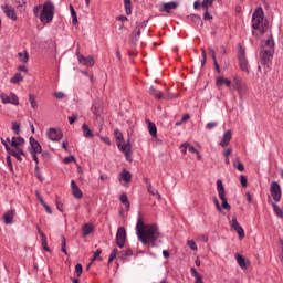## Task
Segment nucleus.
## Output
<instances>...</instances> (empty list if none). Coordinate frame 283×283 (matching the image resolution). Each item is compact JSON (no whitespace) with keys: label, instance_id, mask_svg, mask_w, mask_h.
<instances>
[{"label":"nucleus","instance_id":"obj_50","mask_svg":"<svg viewBox=\"0 0 283 283\" xmlns=\"http://www.w3.org/2000/svg\"><path fill=\"white\" fill-rule=\"evenodd\" d=\"M201 56V67H205V63H207V51L205 49H202Z\"/></svg>","mask_w":283,"mask_h":283},{"label":"nucleus","instance_id":"obj_15","mask_svg":"<svg viewBox=\"0 0 283 283\" xmlns=\"http://www.w3.org/2000/svg\"><path fill=\"white\" fill-rule=\"evenodd\" d=\"M78 63H81L82 65H85L86 67H94L96 61L94 60V56L88 55V56H83V55H78Z\"/></svg>","mask_w":283,"mask_h":283},{"label":"nucleus","instance_id":"obj_25","mask_svg":"<svg viewBox=\"0 0 283 283\" xmlns=\"http://www.w3.org/2000/svg\"><path fill=\"white\" fill-rule=\"evenodd\" d=\"M82 132L84 138H94V133L92 132V129H90V126H87V124L82 125Z\"/></svg>","mask_w":283,"mask_h":283},{"label":"nucleus","instance_id":"obj_17","mask_svg":"<svg viewBox=\"0 0 283 283\" xmlns=\"http://www.w3.org/2000/svg\"><path fill=\"white\" fill-rule=\"evenodd\" d=\"M71 189L72 196H74L77 200H81V198H83V191H81V188H78V185H76L75 180H71Z\"/></svg>","mask_w":283,"mask_h":283},{"label":"nucleus","instance_id":"obj_59","mask_svg":"<svg viewBox=\"0 0 283 283\" xmlns=\"http://www.w3.org/2000/svg\"><path fill=\"white\" fill-rule=\"evenodd\" d=\"M103 253V251L101 249H97L94 254H93V261L94 260H98V258L101 256V254Z\"/></svg>","mask_w":283,"mask_h":283},{"label":"nucleus","instance_id":"obj_56","mask_svg":"<svg viewBox=\"0 0 283 283\" xmlns=\"http://www.w3.org/2000/svg\"><path fill=\"white\" fill-rule=\"evenodd\" d=\"M187 149H189V144L185 143L180 145L181 154H187Z\"/></svg>","mask_w":283,"mask_h":283},{"label":"nucleus","instance_id":"obj_44","mask_svg":"<svg viewBox=\"0 0 283 283\" xmlns=\"http://www.w3.org/2000/svg\"><path fill=\"white\" fill-rule=\"evenodd\" d=\"M187 247H189V249H191V251H198V245L196 244V241H193V240H188Z\"/></svg>","mask_w":283,"mask_h":283},{"label":"nucleus","instance_id":"obj_2","mask_svg":"<svg viewBox=\"0 0 283 283\" xmlns=\"http://www.w3.org/2000/svg\"><path fill=\"white\" fill-rule=\"evenodd\" d=\"M274 54H275V41L273 40V34L269 33L268 38L261 41L260 54H259L261 65H269Z\"/></svg>","mask_w":283,"mask_h":283},{"label":"nucleus","instance_id":"obj_57","mask_svg":"<svg viewBox=\"0 0 283 283\" xmlns=\"http://www.w3.org/2000/svg\"><path fill=\"white\" fill-rule=\"evenodd\" d=\"M75 160H76V158H74V156H69L63 159V163H65V165H67L70 163H74Z\"/></svg>","mask_w":283,"mask_h":283},{"label":"nucleus","instance_id":"obj_52","mask_svg":"<svg viewBox=\"0 0 283 283\" xmlns=\"http://www.w3.org/2000/svg\"><path fill=\"white\" fill-rule=\"evenodd\" d=\"M192 21H195V23H199V25H202V18L199 14L192 15Z\"/></svg>","mask_w":283,"mask_h":283},{"label":"nucleus","instance_id":"obj_41","mask_svg":"<svg viewBox=\"0 0 283 283\" xmlns=\"http://www.w3.org/2000/svg\"><path fill=\"white\" fill-rule=\"evenodd\" d=\"M119 200L123 205H125L127 208H129V199L127 198V196L125 193H122L119 196Z\"/></svg>","mask_w":283,"mask_h":283},{"label":"nucleus","instance_id":"obj_10","mask_svg":"<svg viewBox=\"0 0 283 283\" xmlns=\"http://www.w3.org/2000/svg\"><path fill=\"white\" fill-rule=\"evenodd\" d=\"M125 240H127V231L125 230V227H119L116 233V244L119 249L125 247Z\"/></svg>","mask_w":283,"mask_h":283},{"label":"nucleus","instance_id":"obj_4","mask_svg":"<svg viewBox=\"0 0 283 283\" xmlns=\"http://www.w3.org/2000/svg\"><path fill=\"white\" fill-rule=\"evenodd\" d=\"M54 3L52 1H46L42 6V11L40 13V21L43 23V25H48V23H52V20L54 19Z\"/></svg>","mask_w":283,"mask_h":283},{"label":"nucleus","instance_id":"obj_40","mask_svg":"<svg viewBox=\"0 0 283 283\" xmlns=\"http://www.w3.org/2000/svg\"><path fill=\"white\" fill-rule=\"evenodd\" d=\"M116 255H118V250L117 249L112 250L109 258H108L109 264H112V262H114V260H116Z\"/></svg>","mask_w":283,"mask_h":283},{"label":"nucleus","instance_id":"obj_34","mask_svg":"<svg viewBox=\"0 0 283 283\" xmlns=\"http://www.w3.org/2000/svg\"><path fill=\"white\" fill-rule=\"evenodd\" d=\"M11 129L17 136H19V134H21V124L19 122H12Z\"/></svg>","mask_w":283,"mask_h":283},{"label":"nucleus","instance_id":"obj_35","mask_svg":"<svg viewBox=\"0 0 283 283\" xmlns=\"http://www.w3.org/2000/svg\"><path fill=\"white\" fill-rule=\"evenodd\" d=\"M124 8L126 14L129 17L132 14V0H124Z\"/></svg>","mask_w":283,"mask_h":283},{"label":"nucleus","instance_id":"obj_37","mask_svg":"<svg viewBox=\"0 0 283 283\" xmlns=\"http://www.w3.org/2000/svg\"><path fill=\"white\" fill-rule=\"evenodd\" d=\"M233 167L234 169H238V171H244V164H242V161L239 159L233 160Z\"/></svg>","mask_w":283,"mask_h":283},{"label":"nucleus","instance_id":"obj_27","mask_svg":"<svg viewBox=\"0 0 283 283\" xmlns=\"http://www.w3.org/2000/svg\"><path fill=\"white\" fill-rule=\"evenodd\" d=\"M190 273H191V276L195 277V283H205L202 281V275L200 273H198L196 268H191Z\"/></svg>","mask_w":283,"mask_h":283},{"label":"nucleus","instance_id":"obj_62","mask_svg":"<svg viewBox=\"0 0 283 283\" xmlns=\"http://www.w3.org/2000/svg\"><path fill=\"white\" fill-rule=\"evenodd\" d=\"M102 143H105V145H112V140L108 137H101Z\"/></svg>","mask_w":283,"mask_h":283},{"label":"nucleus","instance_id":"obj_28","mask_svg":"<svg viewBox=\"0 0 283 283\" xmlns=\"http://www.w3.org/2000/svg\"><path fill=\"white\" fill-rule=\"evenodd\" d=\"M92 231H94V229L92 228V224L85 223L82 227V235H83V238H87V235H90L92 233Z\"/></svg>","mask_w":283,"mask_h":283},{"label":"nucleus","instance_id":"obj_12","mask_svg":"<svg viewBox=\"0 0 283 283\" xmlns=\"http://www.w3.org/2000/svg\"><path fill=\"white\" fill-rule=\"evenodd\" d=\"M230 227H231V229H233V231H235V233H238L239 240H244V228H242V226H240L237 218H233L230 221Z\"/></svg>","mask_w":283,"mask_h":283},{"label":"nucleus","instance_id":"obj_55","mask_svg":"<svg viewBox=\"0 0 283 283\" xmlns=\"http://www.w3.org/2000/svg\"><path fill=\"white\" fill-rule=\"evenodd\" d=\"M240 184H241V187H247L248 185L247 176L244 175L240 176Z\"/></svg>","mask_w":283,"mask_h":283},{"label":"nucleus","instance_id":"obj_21","mask_svg":"<svg viewBox=\"0 0 283 283\" xmlns=\"http://www.w3.org/2000/svg\"><path fill=\"white\" fill-rule=\"evenodd\" d=\"M239 67L241 72H245L247 74H250L251 72L249 70V60H247V57L239 59Z\"/></svg>","mask_w":283,"mask_h":283},{"label":"nucleus","instance_id":"obj_31","mask_svg":"<svg viewBox=\"0 0 283 283\" xmlns=\"http://www.w3.org/2000/svg\"><path fill=\"white\" fill-rule=\"evenodd\" d=\"M149 94L151 96H155V98H163V92H160L159 90H157L156 87L154 86H150L149 88Z\"/></svg>","mask_w":283,"mask_h":283},{"label":"nucleus","instance_id":"obj_24","mask_svg":"<svg viewBox=\"0 0 283 283\" xmlns=\"http://www.w3.org/2000/svg\"><path fill=\"white\" fill-rule=\"evenodd\" d=\"M119 180H124V182H132V172L123 169L119 174Z\"/></svg>","mask_w":283,"mask_h":283},{"label":"nucleus","instance_id":"obj_54","mask_svg":"<svg viewBox=\"0 0 283 283\" xmlns=\"http://www.w3.org/2000/svg\"><path fill=\"white\" fill-rule=\"evenodd\" d=\"M218 127V122H209L207 125H206V129H213Z\"/></svg>","mask_w":283,"mask_h":283},{"label":"nucleus","instance_id":"obj_42","mask_svg":"<svg viewBox=\"0 0 283 283\" xmlns=\"http://www.w3.org/2000/svg\"><path fill=\"white\" fill-rule=\"evenodd\" d=\"M34 163H35V174H39V157L36 156V154L39 153H30Z\"/></svg>","mask_w":283,"mask_h":283},{"label":"nucleus","instance_id":"obj_13","mask_svg":"<svg viewBox=\"0 0 283 283\" xmlns=\"http://www.w3.org/2000/svg\"><path fill=\"white\" fill-rule=\"evenodd\" d=\"M7 153L9 154V156H13V158H17V160L19 163H23V158L21 156H25V151L23 150V148H10L7 147Z\"/></svg>","mask_w":283,"mask_h":283},{"label":"nucleus","instance_id":"obj_3","mask_svg":"<svg viewBox=\"0 0 283 283\" xmlns=\"http://www.w3.org/2000/svg\"><path fill=\"white\" fill-rule=\"evenodd\" d=\"M252 30H259L260 34H266L269 23L264 22V10L262 7L255 9L252 14Z\"/></svg>","mask_w":283,"mask_h":283},{"label":"nucleus","instance_id":"obj_22","mask_svg":"<svg viewBox=\"0 0 283 283\" xmlns=\"http://www.w3.org/2000/svg\"><path fill=\"white\" fill-rule=\"evenodd\" d=\"M216 85L217 87H222V85H226V87H231V80L219 76L216 78Z\"/></svg>","mask_w":283,"mask_h":283},{"label":"nucleus","instance_id":"obj_53","mask_svg":"<svg viewBox=\"0 0 283 283\" xmlns=\"http://www.w3.org/2000/svg\"><path fill=\"white\" fill-rule=\"evenodd\" d=\"M41 205H42V207H44L46 213H49V214L51 216V213H52V208H50V206H48V203H45L44 200H41Z\"/></svg>","mask_w":283,"mask_h":283},{"label":"nucleus","instance_id":"obj_43","mask_svg":"<svg viewBox=\"0 0 283 283\" xmlns=\"http://www.w3.org/2000/svg\"><path fill=\"white\" fill-rule=\"evenodd\" d=\"M36 229L39 231V235L41 237L42 244H46L48 243V237H45V233H43V231H41V228H39V226L36 227Z\"/></svg>","mask_w":283,"mask_h":283},{"label":"nucleus","instance_id":"obj_64","mask_svg":"<svg viewBox=\"0 0 283 283\" xmlns=\"http://www.w3.org/2000/svg\"><path fill=\"white\" fill-rule=\"evenodd\" d=\"M223 156L224 158H229V156H231V148H227L223 150Z\"/></svg>","mask_w":283,"mask_h":283},{"label":"nucleus","instance_id":"obj_1","mask_svg":"<svg viewBox=\"0 0 283 283\" xmlns=\"http://www.w3.org/2000/svg\"><path fill=\"white\" fill-rule=\"evenodd\" d=\"M135 231L137 240L142 242L144 247H160V244H163V233H160L158 226L155 223H145L140 214L137 217Z\"/></svg>","mask_w":283,"mask_h":283},{"label":"nucleus","instance_id":"obj_29","mask_svg":"<svg viewBox=\"0 0 283 283\" xmlns=\"http://www.w3.org/2000/svg\"><path fill=\"white\" fill-rule=\"evenodd\" d=\"M146 189L148 193H150L151 196H156L159 200H163V196L160 195V192H158V190L154 189L151 184H148V186H146Z\"/></svg>","mask_w":283,"mask_h":283},{"label":"nucleus","instance_id":"obj_51","mask_svg":"<svg viewBox=\"0 0 283 283\" xmlns=\"http://www.w3.org/2000/svg\"><path fill=\"white\" fill-rule=\"evenodd\" d=\"M33 14L36 18L41 17V6H36V7L33 8Z\"/></svg>","mask_w":283,"mask_h":283},{"label":"nucleus","instance_id":"obj_33","mask_svg":"<svg viewBox=\"0 0 283 283\" xmlns=\"http://www.w3.org/2000/svg\"><path fill=\"white\" fill-rule=\"evenodd\" d=\"M18 56H19L21 63H28V61H30V55L28 54V51L18 53Z\"/></svg>","mask_w":283,"mask_h":283},{"label":"nucleus","instance_id":"obj_48","mask_svg":"<svg viewBox=\"0 0 283 283\" xmlns=\"http://www.w3.org/2000/svg\"><path fill=\"white\" fill-rule=\"evenodd\" d=\"M78 120V114H73L72 116H69V123L70 125H74Z\"/></svg>","mask_w":283,"mask_h":283},{"label":"nucleus","instance_id":"obj_26","mask_svg":"<svg viewBox=\"0 0 283 283\" xmlns=\"http://www.w3.org/2000/svg\"><path fill=\"white\" fill-rule=\"evenodd\" d=\"M271 207H272V209H273V211L275 213V217L283 219V210H282V208H280V206H277V203H275L273 201L271 202Z\"/></svg>","mask_w":283,"mask_h":283},{"label":"nucleus","instance_id":"obj_16","mask_svg":"<svg viewBox=\"0 0 283 283\" xmlns=\"http://www.w3.org/2000/svg\"><path fill=\"white\" fill-rule=\"evenodd\" d=\"M1 9L2 12H4L6 17H8V19H11V21H17V12L14 11L13 7L4 4L1 7Z\"/></svg>","mask_w":283,"mask_h":283},{"label":"nucleus","instance_id":"obj_46","mask_svg":"<svg viewBox=\"0 0 283 283\" xmlns=\"http://www.w3.org/2000/svg\"><path fill=\"white\" fill-rule=\"evenodd\" d=\"M238 59H247V55L244 54V49L242 48V45L238 46Z\"/></svg>","mask_w":283,"mask_h":283},{"label":"nucleus","instance_id":"obj_5","mask_svg":"<svg viewBox=\"0 0 283 283\" xmlns=\"http://www.w3.org/2000/svg\"><path fill=\"white\" fill-rule=\"evenodd\" d=\"M217 191L219 195V198L221 200V207L222 209H226V211H231V205L227 201L226 192H224V185H222V180H217Z\"/></svg>","mask_w":283,"mask_h":283},{"label":"nucleus","instance_id":"obj_11","mask_svg":"<svg viewBox=\"0 0 283 283\" xmlns=\"http://www.w3.org/2000/svg\"><path fill=\"white\" fill-rule=\"evenodd\" d=\"M7 143H10L11 149H23V146L25 145V139L23 137H12L10 140V137H8Z\"/></svg>","mask_w":283,"mask_h":283},{"label":"nucleus","instance_id":"obj_36","mask_svg":"<svg viewBox=\"0 0 283 283\" xmlns=\"http://www.w3.org/2000/svg\"><path fill=\"white\" fill-rule=\"evenodd\" d=\"M29 103L32 109H36L39 107V104L36 103V98L32 94L29 95Z\"/></svg>","mask_w":283,"mask_h":283},{"label":"nucleus","instance_id":"obj_30","mask_svg":"<svg viewBox=\"0 0 283 283\" xmlns=\"http://www.w3.org/2000/svg\"><path fill=\"white\" fill-rule=\"evenodd\" d=\"M235 260L241 269H247V261L242 254H235Z\"/></svg>","mask_w":283,"mask_h":283},{"label":"nucleus","instance_id":"obj_23","mask_svg":"<svg viewBox=\"0 0 283 283\" xmlns=\"http://www.w3.org/2000/svg\"><path fill=\"white\" fill-rule=\"evenodd\" d=\"M148 132L151 138L158 137V128L156 127V124L154 122H148Z\"/></svg>","mask_w":283,"mask_h":283},{"label":"nucleus","instance_id":"obj_61","mask_svg":"<svg viewBox=\"0 0 283 283\" xmlns=\"http://www.w3.org/2000/svg\"><path fill=\"white\" fill-rule=\"evenodd\" d=\"M188 151H189L190 154H200V153L198 151V149H196V147H193V146H191V145H189V144H188Z\"/></svg>","mask_w":283,"mask_h":283},{"label":"nucleus","instance_id":"obj_14","mask_svg":"<svg viewBox=\"0 0 283 283\" xmlns=\"http://www.w3.org/2000/svg\"><path fill=\"white\" fill-rule=\"evenodd\" d=\"M29 143H30V147H29L30 154H41V151H43L41 144H39V142H36L34 137H30Z\"/></svg>","mask_w":283,"mask_h":283},{"label":"nucleus","instance_id":"obj_60","mask_svg":"<svg viewBox=\"0 0 283 283\" xmlns=\"http://www.w3.org/2000/svg\"><path fill=\"white\" fill-rule=\"evenodd\" d=\"M203 19H205V21H211V19H213L211 13H209V10H206V12L203 14Z\"/></svg>","mask_w":283,"mask_h":283},{"label":"nucleus","instance_id":"obj_45","mask_svg":"<svg viewBox=\"0 0 283 283\" xmlns=\"http://www.w3.org/2000/svg\"><path fill=\"white\" fill-rule=\"evenodd\" d=\"M75 273H76L77 277H81V275H83V265L81 263H77L75 265Z\"/></svg>","mask_w":283,"mask_h":283},{"label":"nucleus","instance_id":"obj_47","mask_svg":"<svg viewBox=\"0 0 283 283\" xmlns=\"http://www.w3.org/2000/svg\"><path fill=\"white\" fill-rule=\"evenodd\" d=\"M62 253H65L67 255V243L65 241V237L62 235V248H61Z\"/></svg>","mask_w":283,"mask_h":283},{"label":"nucleus","instance_id":"obj_6","mask_svg":"<svg viewBox=\"0 0 283 283\" xmlns=\"http://www.w3.org/2000/svg\"><path fill=\"white\" fill-rule=\"evenodd\" d=\"M270 193H271L272 200H274V203L280 202L282 200V187H280V184H277V181L271 182Z\"/></svg>","mask_w":283,"mask_h":283},{"label":"nucleus","instance_id":"obj_63","mask_svg":"<svg viewBox=\"0 0 283 283\" xmlns=\"http://www.w3.org/2000/svg\"><path fill=\"white\" fill-rule=\"evenodd\" d=\"M213 202L216 205V208L219 210V211H222V208L220 207V201H218V198H213Z\"/></svg>","mask_w":283,"mask_h":283},{"label":"nucleus","instance_id":"obj_38","mask_svg":"<svg viewBox=\"0 0 283 283\" xmlns=\"http://www.w3.org/2000/svg\"><path fill=\"white\" fill-rule=\"evenodd\" d=\"M114 134L117 143H125V139L123 138V133L120 130L115 129Z\"/></svg>","mask_w":283,"mask_h":283},{"label":"nucleus","instance_id":"obj_19","mask_svg":"<svg viewBox=\"0 0 283 283\" xmlns=\"http://www.w3.org/2000/svg\"><path fill=\"white\" fill-rule=\"evenodd\" d=\"M178 8V2L171 1V2H166L163 4V8L160 9V12H171V10H176Z\"/></svg>","mask_w":283,"mask_h":283},{"label":"nucleus","instance_id":"obj_20","mask_svg":"<svg viewBox=\"0 0 283 283\" xmlns=\"http://www.w3.org/2000/svg\"><path fill=\"white\" fill-rule=\"evenodd\" d=\"M2 218L4 224H12V222L14 221V210H8L7 212H4Z\"/></svg>","mask_w":283,"mask_h":283},{"label":"nucleus","instance_id":"obj_18","mask_svg":"<svg viewBox=\"0 0 283 283\" xmlns=\"http://www.w3.org/2000/svg\"><path fill=\"white\" fill-rule=\"evenodd\" d=\"M231 138H233L231 130H227L223 134L221 142L219 143L220 147H229V143H231Z\"/></svg>","mask_w":283,"mask_h":283},{"label":"nucleus","instance_id":"obj_9","mask_svg":"<svg viewBox=\"0 0 283 283\" xmlns=\"http://www.w3.org/2000/svg\"><path fill=\"white\" fill-rule=\"evenodd\" d=\"M46 138L52 143H59L63 138V132L59 128H49L46 130Z\"/></svg>","mask_w":283,"mask_h":283},{"label":"nucleus","instance_id":"obj_7","mask_svg":"<svg viewBox=\"0 0 283 283\" xmlns=\"http://www.w3.org/2000/svg\"><path fill=\"white\" fill-rule=\"evenodd\" d=\"M125 142H117V147L119 151H122L125 155V158L127 163H134V159L132 158V144L129 140L127 144H124Z\"/></svg>","mask_w":283,"mask_h":283},{"label":"nucleus","instance_id":"obj_32","mask_svg":"<svg viewBox=\"0 0 283 283\" xmlns=\"http://www.w3.org/2000/svg\"><path fill=\"white\" fill-rule=\"evenodd\" d=\"M21 81H23V75H21V73H15L14 76L10 78L12 85H17V83H21Z\"/></svg>","mask_w":283,"mask_h":283},{"label":"nucleus","instance_id":"obj_8","mask_svg":"<svg viewBox=\"0 0 283 283\" xmlns=\"http://www.w3.org/2000/svg\"><path fill=\"white\" fill-rule=\"evenodd\" d=\"M0 101L3 105H19V96L14 93H10L9 95L6 93L0 94Z\"/></svg>","mask_w":283,"mask_h":283},{"label":"nucleus","instance_id":"obj_49","mask_svg":"<svg viewBox=\"0 0 283 283\" xmlns=\"http://www.w3.org/2000/svg\"><path fill=\"white\" fill-rule=\"evenodd\" d=\"M11 155L7 156V167H9L10 171H14V168L12 166V158L10 157Z\"/></svg>","mask_w":283,"mask_h":283},{"label":"nucleus","instance_id":"obj_58","mask_svg":"<svg viewBox=\"0 0 283 283\" xmlns=\"http://www.w3.org/2000/svg\"><path fill=\"white\" fill-rule=\"evenodd\" d=\"M53 96L57 99H62V98H65V93L63 92H56L53 94Z\"/></svg>","mask_w":283,"mask_h":283},{"label":"nucleus","instance_id":"obj_39","mask_svg":"<svg viewBox=\"0 0 283 283\" xmlns=\"http://www.w3.org/2000/svg\"><path fill=\"white\" fill-rule=\"evenodd\" d=\"M211 6H213V0H202L201 2V8H203L205 10H209Z\"/></svg>","mask_w":283,"mask_h":283}]
</instances>
